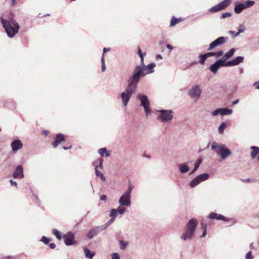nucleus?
Returning a JSON list of instances; mask_svg holds the SVG:
<instances>
[{"instance_id": "58836bf2", "label": "nucleus", "mask_w": 259, "mask_h": 259, "mask_svg": "<svg viewBox=\"0 0 259 259\" xmlns=\"http://www.w3.org/2000/svg\"><path fill=\"white\" fill-rule=\"evenodd\" d=\"M117 212L119 214H122L125 211V208L123 207L120 206L116 208Z\"/></svg>"}, {"instance_id": "0e129e2a", "label": "nucleus", "mask_w": 259, "mask_h": 259, "mask_svg": "<svg viewBox=\"0 0 259 259\" xmlns=\"http://www.w3.org/2000/svg\"><path fill=\"white\" fill-rule=\"evenodd\" d=\"M140 65H142L143 66H144V58L143 57H142L141 58V64Z\"/></svg>"}, {"instance_id": "338daca9", "label": "nucleus", "mask_w": 259, "mask_h": 259, "mask_svg": "<svg viewBox=\"0 0 259 259\" xmlns=\"http://www.w3.org/2000/svg\"><path fill=\"white\" fill-rule=\"evenodd\" d=\"M162 59V56L161 55H157L156 56V59L157 60Z\"/></svg>"}, {"instance_id": "49530a36", "label": "nucleus", "mask_w": 259, "mask_h": 259, "mask_svg": "<svg viewBox=\"0 0 259 259\" xmlns=\"http://www.w3.org/2000/svg\"><path fill=\"white\" fill-rule=\"evenodd\" d=\"M212 115L213 116H217L219 114H221V108H218L212 112Z\"/></svg>"}, {"instance_id": "412c9836", "label": "nucleus", "mask_w": 259, "mask_h": 259, "mask_svg": "<svg viewBox=\"0 0 259 259\" xmlns=\"http://www.w3.org/2000/svg\"><path fill=\"white\" fill-rule=\"evenodd\" d=\"M235 52V50L234 48H232L230 49L228 52H227L224 56L221 58L222 60L225 64H226L227 62L226 61L230 59L232 56H233Z\"/></svg>"}, {"instance_id": "393cba45", "label": "nucleus", "mask_w": 259, "mask_h": 259, "mask_svg": "<svg viewBox=\"0 0 259 259\" xmlns=\"http://www.w3.org/2000/svg\"><path fill=\"white\" fill-rule=\"evenodd\" d=\"M98 153L102 157H108L110 156L109 152L105 148H100L98 150Z\"/></svg>"}, {"instance_id": "c85d7f7f", "label": "nucleus", "mask_w": 259, "mask_h": 259, "mask_svg": "<svg viewBox=\"0 0 259 259\" xmlns=\"http://www.w3.org/2000/svg\"><path fill=\"white\" fill-rule=\"evenodd\" d=\"M118 212L117 210L115 208L112 209L110 213V217L111 218V222H113L115 220V219L117 217L118 215Z\"/></svg>"}, {"instance_id": "c03bdc74", "label": "nucleus", "mask_w": 259, "mask_h": 259, "mask_svg": "<svg viewBox=\"0 0 259 259\" xmlns=\"http://www.w3.org/2000/svg\"><path fill=\"white\" fill-rule=\"evenodd\" d=\"M94 163H95L96 165H98V168H102L103 165V160L101 159H99L98 161H96L94 162Z\"/></svg>"}, {"instance_id": "37998d69", "label": "nucleus", "mask_w": 259, "mask_h": 259, "mask_svg": "<svg viewBox=\"0 0 259 259\" xmlns=\"http://www.w3.org/2000/svg\"><path fill=\"white\" fill-rule=\"evenodd\" d=\"M231 15H232V14L230 12L223 13L222 14L221 18L225 19V18H226L231 16Z\"/></svg>"}, {"instance_id": "e2e57ef3", "label": "nucleus", "mask_w": 259, "mask_h": 259, "mask_svg": "<svg viewBox=\"0 0 259 259\" xmlns=\"http://www.w3.org/2000/svg\"><path fill=\"white\" fill-rule=\"evenodd\" d=\"M229 33L230 34H233V35H232V37H235L234 36H235V35L236 34L235 31L231 30V31H229Z\"/></svg>"}, {"instance_id": "4c0bfd02", "label": "nucleus", "mask_w": 259, "mask_h": 259, "mask_svg": "<svg viewBox=\"0 0 259 259\" xmlns=\"http://www.w3.org/2000/svg\"><path fill=\"white\" fill-rule=\"evenodd\" d=\"M119 243L120 244V249L123 250L125 247L128 245L127 242H124L122 240L119 241Z\"/></svg>"}, {"instance_id": "a878e982", "label": "nucleus", "mask_w": 259, "mask_h": 259, "mask_svg": "<svg viewBox=\"0 0 259 259\" xmlns=\"http://www.w3.org/2000/svg\"><path fill=\"white\" fill-rule=\"evenodd\" d=\"M94 165L95 166V173L97 177H100L101 179L103 181L105 182L106 181L105 177L103 175V174L99 170H98V165L96 164L95 163H94Z\"/></svg>"}, {"instance_id": "2f4dec72", "label": "nucleus", "mask_w": 259, "mask_h": 259, "mask_svg": "<svg viewBox=\"0 0 259 259\" xmlns=\"http://www.w3.org/2000/svg\"><path fill=\"white\" fill-rule=\"evenodd\" d=\"M199 184H200V181H199L197 178L195 177L190 182L189 185L191 188H194Z\"/></svg>"}, {"instance_id": "f03ea898", "label": "nucleus", "mask_w": 259, "mask_h": 259, "mask_svg": "<svg viewBox=\"0 0 259 259\" xmlns=\"http://www.w3.org/2000/svg\"><path fill=\"white\" fill-rule=\"evenodd\" d=\"M156 66L154 63H151L147 66L137 65L134 71L133 74L130 76L133 80L139 83L140 78L146 74L152 73L154 72V68Z\"/></svg>"}, {"instance_id": "dca6fc26", "label": "nucleus", "mask_w": 259, "mask_h": 259, "mask_svg": "<svg viewBox=\"0 0 259 259\" xmlns=\"http://www.w3.org/2000/svg\"><path fill=\"white\" fill-rule=\"evenodd\" d=\"M103 230L100 226H97L90 229L87 233V236L88 238L91 239L99 234L100 232Z\"/></svg>"}, {"instance_id": "69168bd1", "label": "nucleus", "mask_w": 259, "mask_h": 259, "mask_svg": "<svg viewBox=\"0 0 259 259\" xmlns=\"http://www.w3.org/2000/svg\"><path fill=\"white\" fill-rule=\"evenodd\" d=\"M166 47H167V49H170V50L173 49V47L171 45H169V44H167L166 45Z\"/></svg>"}, {"instance_id": "5fc2aeb1", "label": "nucleus", "mask_w": 259, "mask_h": 259, "mask_svg": "<svg viewBox=\"0 0 259 259\" xmlns=\"http://www.w3.org/2000/svg\"><path fill=\"white\" fill-rule=\"evenodd\" d=\"M10 182L11 183V186H14L15 187H17V184L16 182L14 181L13 180H10Z\"/></svg>"}, {"instance_id": "ddd939ff", "label": "nucleus", "mask_w": 259, "mask_h": 259, "mask_svg": "<svg viewBox=\"0 0 259 259\" xmlns=\"http://www.w3.org/2000/svg\"><path fill=\"white\" fill-rule=\"evenodd\" d=\"M74 234L72 232H69L64 235L63 238L65 244L67 246L76 244L77 241L74 240Z\"/></svg>"}, {"instance_id": "6e6d98bb", "label": "nucleus", "mask_w": 259, "mask_h": 259, "mask_svg": "<svg viewBox=\"0 0 259 259\" xmlns=\"http://www.w3.org/2000/svg\"><path fill=\"white\" fill-rule=\"evenodd\" d=\"M241 181L244 183H249L251 182V180L248 178L246 179H242Z\"/></svg>"}, {"instance_id": "ea45409f", "label": "nucleus", "mask_w": 259, "mask_h": 259, "mask_svg": "<svg viewBox=\"0 0 259 259\" xmlns=\"http://www.w3.org/2000/svg\"><path fill=\"white\" fill-rule=\"evenodd\" d=\"M40 241H42L45 244H48L50 241V239L47 237L43 236L41 237Z\"/></svg>"}, {"instance_id": "e433bc0d", "label": "nucleus", "mask_w": 259, "mask_h": 259, "mask_svg": "<svg viewBox=\"0 0 259 259\" xmlns=\"http://www.w3.org/2000/svg\"><path fill=\"white\" fill-rule=\"evenodd\" d=\"M207 58L206 56L205 55V54H204L203 55H201L200 56V60H199L200 63L202 65H203Z\"/></svg>"}, {"instance_id": "680f3d73", "label": "nucleus", "mask_w": 259, "mask_h": 259, "mask_svg": "<svg viewBox=\"0 0 259 259\" xmlns=\"http://www.w3.org/2000/svg\"><path fill=\"white\" fill-rule=\"evenodd\" d=\"M110 50V49L109 48H104L103 49V54H104L106 52L109 51Z\"/></svg>"}, {"instance_id": "13d9d810", "label": "nucleus", "mask_w": 259, "mask_h": 259, "mask_svg": "<svg viewBox=\"0 0 259 259\" xmlns=\"http://www.w3.org/2000/svg\"><path fill=\"white\" fill-rule=\"evenodd\" d=\"M253 85L255 86V88L256 89H259V81H256V82H255L254 83H253Z\"/></svg>"}, {"instance_id": "473e14b6", "label": "nucleus", "mask_w": 259, "mask_h": 259, "mask_svg": "<svg viewBox=\"0 0 259 259\" xmlns=\"http://www.w3.org/2000/svg\"><path fill=\"white\" fill-rule=\"evenodd\" d=\"M238 31L236 33L234 37H236L239 35L240 33H243L245 31V26L243 24H241L238 27Z\"/></svg>"}, {"instance_id": "052dcab7", "label": "nucleus", "mask_w": 259, "mask_h": 259, "mask_svg": "<svg viewBox=\"0 0 259 259\" xmlns=\"http://www.w3.org/2000/svg\"><path fill=\"white\" fill-rule=\"evenodd\" d=\"M206 234H207V231H205V230L203 231L202 234L201 235L200 237L201 238L204 237L206 235Z\"/></svg>"}, {"instance_id": "2eb2a0df", "label": "nucleus", "mask_w": 259, "mask_h": 259, "mask_svg": "<svg viewBox=\"0 0 259 259\" xmlns=\"http://www.w3.org/2000/svg\"><path fill=\"white\" fill-rule=\"evenodd\" d=\"M201 94V90L198 84L194 85L188 93V95L193 99H198L200 96Z\"/></svg>"}, {"instance_id": "3c124183", "label": "nucleus", "mask_w": 259, "mask_h": 259, "mask_svg": "<svg viewBox=\"0 0 259 259\" xmlns=\"http://www.w3.org/2000/svg\"><path fill=\"white\" fill-rule=\"evenodd\" d=\"M138 54L139 55L140 58H141L142 57L144 58V56L146 55V53L145 52H144L143 53H142L140 48L139 47L138 50Z\"/></svg>"}, {"instance_id": "7ed1b4c3", "label": "nucleus", "mask_w": 259, "mask_h": 259, "mask_svg": "<svg viewBox=\"0 0 259 259\" xmlns=\"http://www.w3.org/2000/svg\"><path fill=\"white\" fill-rule=\"evenodd\" d=\"M138 83L136 81L130 77L127 88L121 94L122 103L124 107H126L133 94L135 92Z\"/></svg>"}, {"instance_id": "1a4fd4ad", "label": "nucleus", "mask_w": 259, "mask_h": 259, "mask_svg": "<svg viewBox=\"0 0 259 259\" xmlns=\"http://www.w3.org/2000/svg\"><path fill=\"white\" fill-rule=\"evenodd\" d=\"M231 0H224L218 4L213 6L208 10L210 13H217L225 9L231 4Z\"/></svg>"}, {"instance_id": "f704fd0d", "label": "nucleus", "mask_w": 259, "mask_h": 259, "mask_svg": "<svg viewBox=\"0 0 259 259\" xmlns=\"http://www.w3.org/2000/svg\"><path fill=\"white\" fill-rule=\"evenodd\" d=\"M226 128V124L225 122H223L221 125L219 126L218 131L219 133L220 134H222L223 133L225 129Z\"/></svg>"}, {"instance_id": "a19ab883", "label": "nucleus", "mask_w": 259, "mask_h": 259, "mask_svg": "<svg viewBox=\"0 0 259 259\" xmlns=\"http://www.w3.org/2000/svg\"><path fill=\"white\" fill-rule=\"evenodd\" d=\"M215 54V57L217 58H220L221 56H222L224 54V52L222 50H220L217 52H214Z\"/></svg>"}, {"instance_id": "a211bd4d", "label": "nucleus", "mask_w": 259, "mask_h": 259, "mask_svg": "<svg viewBox=\"0 0 259 259\" xmlns=\"http://www.w3.org/2000/svg\"><path fill=\"white\" fill-rule=\"evenodd\" d=\"M14 179H22L24 177L23 168L21 165H18L13 174Z\"/></svg>"}, {"instance_id": "bb28decb", "label": "nucleus", "mask_w": 259, "mask_h": 259, "mask_svg": "<svg viewBox=\"0 0 259 259\" xmlns=\"http://www.w3.org/2000/svg\"><path fill=\"white\" fill-rule=\"evenodd\" d=\"M233 113V110L227 108H221V115H230Z\"/></svg>"}, {"instance_id": "4be33fe9", "label": "nucleus", "mask_w": 259, "mask_h": 259, "mask_svg": "<svg viewBox=\"0 0 259 259\" xmlns=\"http://www.w3.org/2000/svg\"><path fill=\"white\" fill-rule=\"evenodd\" d=\"M83 251L85 257L89 259H93L96 253L95 251H91L87 247H84L83 248Z\"/></svg>"}, {"instance_id": "423d86ee", "label": "nucleus", "mask_w": 259, "mask_h": 259, "mask_svg": "<svg viewBox=\"0 0 259 259\" xmlns=\"http://www.w3.org/2000/svg\"><path fill=\"white\" fill-rule=\"evenodd\" d=\"M133 189L132 185L130 184L127 190H126L119 199L118 203L121 206H130L131 205V192Z\"/></svg>"}, {"instance_id": "09e8293b", "label": "nucleus", "mask_w": 259, "mask_h": 259, "mask_svg": "<svg viewBox=\"0 0 259 259\" xmlns=\"http://www.w3.org/2000/svg\"><path fill=\"white\" fill-rule=\"evenodd\" d=\"M138 54L139 55L140 58H141L142 57L144 58V56L146 55V53L145 52H144L143 53H142L140 48L139 47L138 50Z\"/></svg>"}, {"instance_id": "6e6552de", "label": "nucleus", "mask_w": 259, "mask_h": 259, "mask_svg": "<svg viewBox=\"0 0 259 259\" xmlns=\"http://www.w3.org/2000/svg\"><path fill=\"white\" fill-rule=\"evenodd\" d=\"M137 98L140 101L141 106L143 107L146 116L151 115V110L150 108V101L148 97L145 95L139 94L137 96Z\"/></svg>"}, {"instance_id": "c9c22d12", "label": "nucleus", "mask_w": 259, "mask_h": 259, "mask_svg": "<svg viewBox=\"0 0 259 259\" xmlns=\"http://www.w3.org/2000/svg\"><path fill=\"white\" fill-rule=\"evenodd\" d=\"M101 70L102 72H104L106 70V66H105V58L104 56V54H103L102 58H101Z\"/></svg>"}, {"instance_id": "8fccbe9b", "label": "nucleus", "mask_w": 259, "mask_h": 259, "mask_svg": "<svg viewBox=\"0 0 259 259\" xmlns=\"http://www.w3.org/2000/svg\"><path fill=\"white\" fill-rule=\"evenodd\" d=\"M138 54L139 55L140 58H141L142 57L144 58V56L146 55V53L145 52H144L143 53H142L140 48L139 47L138 50Z\"/></svg>"}, {"instance_id": "c756f323", "label": "nucleus", "mask_w": 259, "mask_h": 259, "mask_svg": "<svg viewBox=\"0 0 259 259\" xmlns=\"http://www.w3.org/2000/svg\"><path fill=\"white\" fill-rule=\"evenodd\" d=\"M202 160L201 159H199L197 160V161L195 163L194 167L192 170V171L189 173L190 175L194 174L197 170Z\"/></svg>"}, {"instance_id": "7c9ffc66", "label": "nucleus", "mask_w": 259, "mask_h": 259, "mask_svg": "<svg viewBox=\"0 0 259 259\" xmlns=\"http://www.w3.org/2000/svg\"><path fill=\"white\" fill-rule=\"evenodd\" d=\"M52 233L54 235H55V236L58 240H61L62 238V234L61 233L59 230H58L56 229H53Z\"/></svg>"}, {"instance_id": "9d476101", "label": "nucleus", "mask_w": 259, "mask_h": 259, "mask_svg": "<svg viewBox=\"0 0 259 259\" xmlns=\"http://www.w3.org/2000/svg\"><path fill=\"white\" fill-rule=\"evenodd\" d=\"M254 3L253 1L247 0L244 3L238 4L234 7V12L236 14H240L243 10L252 6Z\"/></svg>"}, {"instance_id": "20e7f679", "label": "nucleus", "mask_w": 259, "mask_h": 259, "mask_svg": "<svg viewBox=\"0 0 259 259\" xmlns=\"http://www.w3.org/2000/svg\"><path fill=\"white\" fill-rule=\"evenodd\" d=\"M198 223V221L196 219L192 218L190 219L187 223L185 233L182 235L181 238L185 241L191 239L196 230Z\"/></svg>"}, {"instance_id": "72a5a7b5", "label": "nucleus", "mask_w": 259, "mask_h": 259, "mask_svg": "<svg viewBox=\"0 0 259 259\" xmlns=\"http://www.w3.org/2000/svg\"><path fill=\"white\" fill-rule=\"evenodd\" d=\"M180 21L181 20L180 19L176 18L173 16L170 21V26H174L180 22Z\"/></svg>"}, {"instance_id": "6ab92c4d", "label": "nucleus", "mask_w": 259, "mask_h": 259, "mask_svg": "<svg viewBox=\"0 0 259 259\" xmlns=\"http://www.w3.org/2000/svg\"><path fill=\"white\" fill-rule=\"evenodd\" d=\"M11 146L12 149V151L15 152L22 148L23 144L20 140L17 139L15 140L11 143Z\"/></svg>"}, {"instance_id": "79ce46f5", "label": "nucleus", "mask_w": 259, "mask_h": 259, "mask_svg": "<svg viewBox=\"0 0 259 259\" xmlns=\"http://www.w3.org/2000/svg\"><path fill=\"white\" fill-rule=\"evenodd\" d=\"M112 222H111V219L108 222H107L104 225L100 226L101 227L102 229L104 230L107 229Z\"/></svg>"}, {"instance_id": "f3484780", "label": "nucleus", "mask_w": 259, "mask_h": 259, "mask_svg": "<svg viewBox=\"0 0 259 259\" xmlns=\"http://www.w3.org/2000/svg\"><path fill=\"white\" fill-rule=\"evenodd\" d=\"M244 57L238 56L235 58L228 61L226 63L227 67L237 66L240 63L243 62Z\"/></svg>"}, {"instance_id": "864d4df0", "label": "nucleus", "mask_w": 259, "mask_h": 259, "mask_svg": "<svg viewBox=\"0 0 259 259\" xmlns=\"http://www.w3.org/2000/svg\"><path fill=\"white\" fill-rule=\"evenodd\" d=\"M201 229L203 230V231H207V225L206 224L202 223L201 224Z\"/></svg>"}, {"instance_id": "de8ad7c7", "label": "nucleus", "mask_w": 259, "mask_h": 259, "mask_svg": "<svg viewBox=\"0 0 259 259\" xmlns=\"http://www.w3.org/2000/svg\"><path fill=\"white\" fill-rule=\"evenodd\" d=\"M246 259H253V256L252 255L251 251L248 252L245 255Z\"/></svg>"}, {"instance_id": "603ef678", "label": "nucleus", "mask_w": 259, "mask_h": 259, "mask_svg": "<svg viewBox=\"0 0 259 259\" xmlns=\"http://www.w3.org/2000/svg\"><path fill=\"white\" fill-rule=\"evenodd\" d=\"M205 55L206 56L207 58L209 57H211V56H214L215 57L214 52H208L207 53H205Z\"/></svg>"}, {"instance_id": "f257e3e1", "label": "nucleus", "mask_w": 259, "mask_h": 259, "mask_svg": "<svg viewBox=\"0 0 259 259\" xmlns=\"http://www.w3.org/2000/svg\"><path fill=\"white\" fill-rule=\"evenodd\" d=\"M0 19L8 37L13 38L20 28V25L14 19V14L10 13L6 18L1 17Z\"/></svg>"}, {"instance_id": "4468645a", "label": "nucleus", "mask_w": 259, "mask_h": 259, "mask_svg": "<svg viewBox=\"0 0 259 259\" xmlns=\"http://www.w3.org/2000/svg\"><path fill=\"white\" fill-rule=\"evenodd\" d=\"M221 67H227L226 64L221 59L217 60L213 64L209 67V70L213 74H215Z\"/></svg>"}, {"instance_id": "9b49d317", "label": "nucleus", "mask_w": 259, "mask_h": 259, "mask_svg": "<svg viewBox=\"0 0 259 259\" xmlns=\"http://www.w3.org/2000/svg\"><path fill=\"white\" fill-rule=\"evenodd\" d=\"M208 218L210 219H215L217 220H222L224 222H230L232 225L235 224L236 222V220L234 218H228L221 214H218L215 212H211L209 213Z\"/></svg>"}, {"instance_id": "39448f33", "label": "nucleus", "mask_w": 259, "mask_h": 259, "mask_svg": "<svg viewBox=\"0 0 259 259\" xmlns=\"http://www.w3.org/2000/svg\"><path fill=\"white\" fill-rule=\"evenodd\" d=\"M211 149L214 151L223 160L226 159L231 155V151L227 148L225 144L213 142L211 144Z\"/></svg>"}, {"instance_id": "5701e85b", "label": "nucleus", "mask_w": 259, "mask_h": 259, "mask_svg": "<svg viewBox=\"0 0 259 259\" xmlns=\"http://www.w3.org/2000/svg\"><path fill=\"white\" fill-rule=\"evenodd\" d=\"M178 166L179 169L182 174L186 173L190 169L189 166L186 163L179 164Z\"/></svg>"}, {"instance_id": "b1692460", "label": "nucleus", "mask_w": 259, "mask_h": 259, "mask_svg": "<svg viewBox=\"0 0 259 259\" xmlns=\"http://www.w3.org/2000/svg\"><path fill=\"white\" fill-rule=\"evenodd\" d=\"M198 180L200 181V183L203 181H206L209 178V175L207 173H204L199 175L196 177Z\"/></svg>"}, {"instance_id": "bf43d9fd", "label": "nucleus", "mask_w": 259, "mask_h": 259, "mask_svg": "<svg viewBox=\"0 0 259 259\" xmlns=\"http://www.w3.org/2000/svg\"><path fill=\"white\" fill-rule=\"evenodd\" d=\"M106 199V196L105 195H102L100 196V200L102 201H105Z\"/></svg>"}, {"instance_id": "cd10ccee", "label": "nucleus", "mask_w": 259, "mask_h": 259, "mask_svg": "<svg viewBox=\"0 0 259 259\" xmlns=\"http://www.w3.org/2000/svg\"><path fill=\"white\" fill-rule=\"evenodd\" d=\"M251 149L252 150L251 152V156L252 158H254L258 153H259V147L251 146Z\"/></svg>"}, {"instance_id": "4d7b16f0", "label": "nucleus", "mask_w": 259, "mask_h": 259, "mask_svg": "<svg viewBox=\"0 0 259 259\" xmlns=\"http://www.w3.org/2000/svg\"><path fill=\"white\" fill-rule=\"evenodd\" d=\"M49 246L51 249H54L56 247V244L54 243H51L49 244Z\"/></svg>"}, {"instance_id": "aec40b11", "label": "nucleus", "mask_w": 259, "mask_h": 259, "mask_svg": "<svg viewBox=\"0 0 259 259\" xmlns=\"http://www.w3.org/2000/svg\"><path fill=\"white\" fill-rule=\"evenodd\" d=\"M65 140V136L62 134H58L55 137L54 141L52 143V145L54 148H56L62 142Z\"/></svg>"}, {"instance_id": "0eeeda50", "label": "nucleus", "mask_w": 259, "mask_h": 259, "mask_svg": "<svg viewBox=\"0 0 259 259\" xmlns=\"http://www.w3.org/2000/svg\"><path fill=\"white\" fill-rule=\"evenodd\" d=\"M157 119L162 122H169L173 119V112L171 110L162 109L157 110Z\"/></svg>"}, {"instance_id": "774afa93", "label": "nucleus", "mask_w": 259, "mask_h": 259, "mask_svg": "<svg viewBox=\"0 0 259 259\" xmlns=\"http://www.w3.org/2000/svg\"><path fill=\"white\" fill-rule=\"evenodd\" d=\"M238 102H239V100H238V99H237V100H236L232 102V104H233V105H235V104H238Z\"/></svg>"}, {"instance_id": "a18cd8bd", "label": "nucleus", "mask_w": 259, "mask_h": 259, "mask_svg": "<svg viewBox=\"0 0 259 259\" xmlns=\"http://www.w3.org/2000/svg\"><path fill=\"white\" fill-rule=\"evenodd\" d=\"M111 259H120L119 253L114 252L111 254Z\"/></svg>"}, {"instance_id": "f8f14e48", "label": "nucleus", "mask_w": 259, "mask_h": 259, "mask_svg": "<svg viewBox=\"0 0 259 259\" xmlns=\"http://www.w3.org/2000/svg\"><path fill=\"white\" fill-rule=\"evenodd\" d=\"M227 41V38L224 36H220L212 41L209 45L208 51H211L214 48L225 44Z\"/></svg>"}]
</instances>
